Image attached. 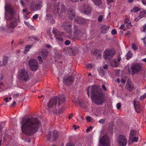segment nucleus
<instances>
[{"label":"nucleus","instance_id":"0e129e2a","mask_svg":"<svg viewBox=\"0 0 146 146\" xmlns=\"http://www.w3.org/2000/svg\"><path fill=\"white\" fill-rule=\"evenodd\" d=\"M20 3L24 7L25 6V4L23 1L22 0H21L20 1Z\"/></svg>","mask_w":146,"mask_h":146},{"label":"nucleus","instance_id":"864d4df0","mask_svg":"<svg viewBox=\"0 0 146 146\" xmlns=\"http://www.w3.org/2000/svg\"><path fill=\"white\" fill-rule=\"evenodd\" d=\"M115 0H107L108 4L111 3H113Z\"/></svg>","mask_w":146,"mask_h":146},{"label":"nucleus","instance_id":"aec40b11","mask_svg":"<svg viewBox=\"0 0 146 146\" xmlns=\"http://www.w3.org/2000/svg\"><path fill=\"white\" fill-rule=\"evenodd\" d=\"M68 17L70 19H72L75 16V14L74 10H70L68 12Z\"/></svg>","mask_w":146,"mask_h":146},{"label":"nucleus","instance_id":"774afa93","mask_svg":"<svg viewBox=\"0 0 146 146\" xmlns=\"http://www.w3.org/2000/svg\"><path fill=\"white\" fill-rule=\"evenodd\" d=\"M102 88L105 91H106V88L105 86L104 85H102Z\"/></svg>","mask_w":146,"mask_h":146},{"label":"nucleus","instance_id":"2eb2a0df","mask_svg":"<svg viewBox=\"0 0 146 146\" xmlns=\"http://www.w3.org/2000/svg\"><path fill=\"white\" fill-rule=\"evenodd\" d=\"M74 77L70 76L68 78H64L63 79V83L66 85H70L72 84L74 81Z\"/></svg>","mask_w":146,"mask_h":146},{"label":"nucleus","instance_id":"09e8293b","mask_svg":"<svg viewBox=\"0 0 146 146\" xmlns=\"http://www.w3.org/2000/svg\"><path fill=\"white\" fill-rule=\"evenodd\" d=\"M92 118L90 116H88L86 118L87 120L89 122L91 121Z\"/></svg>","mask_w":146,"mask_h":146},{"label":"nucleus","instance_id":"5701e85b","mask_svg":"<svg viewBox=\"0 0 146 146\" xmlns=\"http://www.w3.org/2000/svg\"><path fill=\"white\" fill-rule=\"evenodd\" d=\"M110 65L113 67H117L119 66L118 63L115 59L112 60L110 63Z\"/></svg>","mask_w":146,"mask_h":146},{"label":"nucleus","instance_id":"a878e982","mask_svg":"<svg viewBox=\"0 0 146 146\" xmlns=\"http://www.w3.org/2000/svg\"><path fill=\"white\" fill-rule=\"evenodd\" d=\"M8 60V57L6 56L4 57L3 60V62L2 64V66H5L7 64Z\"/></svg>","mask_w":146,"mask_h":146},{"label":"nucleus","instance_id":"2f4dec72","mask_svg":"<svg viewBox=\"0 0 146 146\" xmlns=\"http://www.w3.org/2000/svg\"><path fill=\"white\" fill-rule=\"evenodd\" d=\"M140 9L137 7H133V9L131 10V12H133L135 13L140 11Z\"/></svg>","mask_w":146,"mask_h":146},{"label":"nucleus","instance_id":"5fc2aeb1","mask_svg":"<svg viewBox=\"0 0 146 146\" xmlns=\"http://www.w3.org/2000/svg\"><path fill=\"white\" fill-rule=\"evenodd\" d=\"M145 95H143L142 96H141L140 97V100H143L145 98V97H144Z\"/></svg>","mask_w":146,"mask_h":146},{"label":"nucleus","instance_id":"6ab92c4d","mask_svg":"<svg viewBox=\"0 0 146 146\" xmlns=\"http://www.w3.org/2000/svg\"><path fill=\"white\" fill-rule=\"evenodd\" d=\"M52 141H55L58 138V133L56 130L54 131L52 134Z\"/></svg>","mask_w":146,"mask_h":146},{"label":"nucleus","instance_id":"4c0bfd02","mask_svg":"<svg viewBox=\"0 0 146 146\" xmlns=\"http://www.w3.org/2000/svg\"><path fill=\"white\" fill-rule=\"evenodd\" d=\"M87 68L88 69H91L93 67L92 65L91 64H86V65Z\"/></svg>","mask_w":146,"mask_h":146},{"label":"nucleus","instance_id":"13d9d810","mask_svg":"<svg viewBox=\"0 0 146 146\" xmlns=\"http://www.w3.org/2000/svg\"><path fill=\"white\" fill-rule=\"evenodd\" d=\"M125 27V26L123 25H121V26L119 28V29H123L125 30L124 29Z\"/></svg>","mask_w":146,"mask_h":146},{"label":"nucleus","instance_id":"c9c22d12","mask_svg":"<svg viewBox=\"0 0 146 146\" xmlns=\"http://www.w3.org/2000/svg\"><path fill=\"white\" fill-rule=\"evenodd\" d=\"M132 48L134 50L136 51L137 49V47L135 44L133 43L132 44Z\"/></svg>","mask_w":146,"mask_h":146},{"label":"nucleus","instance_id":"58836bf2","mask_svg":"<svg viewBox=\"0 0 146 146\" xmlns=\"http://www.w3.org/2000/svg\"><path fill=\"white\" fill-rule=\"evenodd\" d=\"M51 133L49 132L48 134L46 135V137L47 139L49 140H50L51 139V136L50 135Z\"/></svg>","mask_w":146,"mask_h":146},{"label":"nucleus","instance_id":"052dcab7","mask_svg":"<svg viewBox=\"0 0 146 146\" xmlns=\"http://www.w3.org/2000/svg\"><path fill=\"white\" fill-rule=\"evenodd\" d=\"M24 23L25 24L29 27L31 25L27 22H26L25 21Z\"/></svg>","mask_w":146,"mask_h":146},{"label":"nucleus","instance_id":"69168bd1","mask_svg":"<svg viewBox=\"0 0 146 146\" xmlns=\"http://www.w3.org/2000/svg\"><path fill=\"white\" fill-rule=\"evenodd\" d=\"M104 68L105 69H107L108 68V66L106 64L105 65L103 66Z\"/></svg>","mask_w":146,"mask_h":146},{"label":"nucleus","instance_id":"7ed1b4c3","mask_svg":"<svg viewBox=\"0 0 146 146\" xmlns=\"http://www.w3.org/2000/svg\"><path fill=\"white\" fill-rule=\"evenodd\" d=\"M66 97L64 95L55 96L50 99L47 104L46 109L48 111L53 110L56 106H59L65 102Z\"/></svg>","mask_w":146,"mask_h":146},{"label":"nucleus","instance_id":"de8ad7c7","mask_svg":"<svg viewBox=\"0 0 146 146\" xmlns=\"http://www.w3.org/2000/svg\"><path fill=\"white\" fill-rule=\"evenodd\" d=\"M38 14H36V15H35L33 17V19H36L38 18Z\"/></svg>","mask_w":146,"mask_h":146},{"label":"nucleus","instance_id":"37998d69","mask_svg":"<svg viewBox=\"0 0 146 146\" xmlns=\"http://www.w3.org/2000/svg\"><path fill=\"white\" fill-rule=\"evenodd\" d=\"M138 139V137H135L133 138L132 139L133 142H137Z\"/></svg>","mask_w":146,"mask_h":146},{"label":"nucleus","instance_id":"cd10ccee","mask_svg":"<svg viewBox=\"0 0 146 146\" xmlns=\"http://www.w3.org/2000/svg\"><path fill=\"white\" fill-rule=\"evenodd\" d=\"M93 2L96 5H100L102 3L101 0H92Z\"/></svg>","mask_w":146,"mask_h":146},{"label":"nucleus","instance_id":"f8f14e48","mask_svg":"<svg viewBox=\"0 0 146 146\" xmlns=\"http://www.w3.org/2000/svg\"><path fill=\"white\" fill-rule=\"evenodd\" d=\"M53 33L54 34V36L56 39L58 41L62 42L63 41V38L61 37L62 35L63 34V32L58 31L55 29H53L52 31Z\"/></svg>","mask_w":146,"mask_h":146},{"label":"nucleus","instance_id":"dca6fc26","mask_svg":"<svg viewBox=\"0 0 146 146\" xmlns=\"http://www.w3.org/2000/svg\"><path fill=\"white\" fill-rule=\"evenodd\" d=\"M78 48L76 47L70 48L68 49V52H69L70 55H75L78 53Z\"/></svg>","mask_w":146,"mask_h":146},{"label":"nucleus","instance_id":"6e6d98bb","mask_svg":"<svg viewBox=\"0 0 146 146\" xmlns=\"http://www.w3.org/2000/svg\"><path fill=\"white\" fill-rule=\"evenodd\" d=\"M66 146H74V145L72 143H69L67 144Z\"/></svg>","mask_w":146,"mask_h":146},{"label":"nucleus","instance_id":"4be33fe9","mask_svg":"<svg viewBox=\"0 0 146 146\" xmlns=\"http://www.w3.org/2000/svg\"><path fill=\"white\" fill-rule=\"evenodd\" d=\"M133 88L134 86L133 84L128 83V82H127V83L125 86V88L126 89L129 91H131L133 89Z\"/></svg>","mask_w":146,"mask_h":146},{"label":"nucleus","instance_id":"4468645a","mask_svg":"<svg viewBox=\"0 0 146 146\" xmlns=\"http://www.w3.org/2000/svg\"><path fill=\"white\" fill-rule=\"evenodd\" d=\"M21 78L25 82H27L29 78V76L28 72L23 69L21 70L20 73Z\"/></svg>","mask_w":146,"mask_h":146},{"label":"nucleus","instance_id":"ddd939ff","mask_svg":"<svg viewBox=\"0 0 146 146\" xmlns=\"http://www.w3.org/2000/svg\"><path fill=\"white\" fill-rule=\"evenodd\" d=\"M131 69L132 72V75H133L139 72L141 69V66L139 64L133 65L132 66Z\"/></svg>","mask_w":146,"mask_h":146},{"label":"nucleus","instance_id":"c03bdc74","mask_svg":"<svg viewBox=\"0 0 146 146\" xmlns=\"http://www.w3.org/2000/svg\"><path fill=\"white\" fill-rule=\"evenodd\" d=\"M121 104L120 103H118L117 104V108L118 110H119L121 107Z\"/></svg>","mask_w":146,"mask_h":146},{"label":"nucleus","instance_id":"e433bc0d","mask_svg":"<svg viewBox=\"0 0 146 146\" xmlns=\"http://www.w3.org/2000/svg\"><path fill=\"white\" fill-rule=\"evenodd\" d=\"M135 133V131L133 130H131L130 132V137H132L133 136V135Z\"/></svg>","mask_w":146,"mask_h":146},{"label":"nucleus","instance_id":"e2e57ef3","mask_svg":"<svg viewBox=\"0 0 146 146\" xmlns=\"http://www.w3.org/2000/svg\"><path fill=\"white\" fill-rule=\"evenodd\" d=\"M92 129V127L91 126H90V127L88 128L87 129H86V131L88 132L90 131V129Z\"/></svg>","mask_w":146,"mask_h":146},{"label":"nucleus","instance_id":"c85d7f7f","mask_svg":"<svg viewBox=\"0 0 146 146\" xmlns=\"http://www.w3.org/2000/svg\"><path fill=\"white\" fill-rule=\"evenodd\" d=\"M132 55L133 54L130 51H129L126 55L127 60H129L132 57Z\"/></svg>","mask_w":146,"mask_h":146},{"label":"nucleus","instance_id":"603ef678","mask_svg":"<svg viewBox=\"0 0 146 146\" xmlns=\"http://www.w3.org/2000/svg\"><path fill=\"white\" fill-rule=\"evenodd\" d=\"M9 139H11V137L10 136L8 135H6L5 136V137L3 138V139L4 140H5L7 138H8Z\"/></svg>","mask_w":146,"mask_h":146},{"label":"nucleus","instance_id":"9b49d317","mask_svg":"<svg viewBox=\"0 0 146 146\" xmlns=\"http://www.w3.org/2000/svg\"><path fill=\"white\" fill-rule=\"evenodd\" d=\"M117 141L119 146H125L127 144V139L123 135L118 136Z\"/></svg>","mask_w":146,"mask_h":146},{"label":"nucleus","instance_id":"b1692460","mask_svg":"<svg viewBox=\"0 0 146 146\" xmlns=\"http://www.w3.org/2000/svg\"><path fill=\"white\" fill-rule=\"evenodd\" d=\"M41 53L42 57L45 58L48 56V52L46 50L43 49L42 50Z\"/></svg>","mask_w":146,"mask_h":146},{"label":"nucleus","instance_id":"f257e3e1","mask_svg":"<svg viewBox=\"0 0 146 146\" xmlns=\"http://www.w3.org/2000/svg\"><path fill=\"white\" fill-rule=\"evenodd\" d=\"M21 129L24 134L28 135H33L37 131V128L40 125L38 119L36 118H23L21 122Z\"/></svg>","mask_w":146,"mask_h":146},{"label":"nucleus","instance_id":"338daca9","mask_svg":"<svg viewBox=\"0 0 146 146\" xmlns=\"http://www.w3.org/2000/svg\"><path fill=\"white\" fill-rule=\"evenodd\" d=\"M121 82L123 84H125V81L122 78L121 79Z\"/></svg>","mask_w":146,"mask_h":146},{"label":"nucleus","instance_id":"f03ea898","mask_svg":"<svg viewBox=\"0 0 146 146\" xmlns=\"http://www.w3.org/2000/svg\"><path fill=\"white\" fill-rule=\"evenodd\" d=\"M92 102L98 105L102 104L106 101L105 96L102 90L96 86H92L91 90Z\"/></svg>","mask_w":146,"mask_h":146},{"label":"nucleus","instance_id":"a18cd8bd","mask_svg":"<svg viewBox=\"0 0 146 146\" xmlns=\"http://www.w3.org/2000/svg\"><path fill=\"white\" fill-rule=\"evenodd\" d=\"M105 121V120L102 119L99 121V122L100 123H103Z\"/></svg>","mask_w":146,"mask_h":146},{"label":"nucleus","instance_id":"72a5a7b5","mask_svg":"<svg viewBox=\"0 0 146 146\" xmlns=\"http://www.w3.org/2000/svg\"><path fill=\"white\" fill-rule=\"evenodd\" d=\"M28 37L29 38H31L34 39V40H36L37 41H38L39 40V39H38V37H36L35 36H29Z\"/></svg>","mask_w":146,"mask_h":146},{"label":"nucleus","instance_id":"7c9ffc66","mask_svg":"<svg viewBox=\"0 0 146 146\" xmlns=\"http://www.w3.org/2000/svg\"><path fill=\"white\" fill-rule=\"evenodd\" d=\"M46 17L47 19L48 20H52L53 22H54V20L53 19L52 16L51 15L49 14H47L46 15Z\"/></svg>","mask_w":146,"mask_h":146},{"label":"nucleus","instance_id":"0eeeda50","mask_svg":"<svg viewBox=\"0 0 146 146\" xmlns=\"http://www.w3.org/2000/svg\"><path fill=\"white\" fill-rule=\"evenodd\" d=\"M29 68L31 70L33 71L37 70L38 67V63L37 61L34 59H30L29 61Z\"/></svg>","mask_w":146,"mask_h":146},{"label":"nucleus","instance_id":"1a4fd4ad","mask_svg":"<svg viewBox=\"0 0 146 146\" xmlns=\"http://www.w3.org/2000/svg\"><path fill=\"white\" fill-rule=\"evenodd\" d=\"M100 146H110V139L106 135L103 136L100 140Z\"/></svg>","mask_w":146,"mask_h":146},{"label":"nucleus","instance_id":"9d476101","mask_svg":"<svg viewBox=\"0 0 146 146\" xmlns=\"http://www.w3.org/2000/svg\"><path fill=\"white\" fill-rule=\"evenodd\" d=\"M80 9L86 15L91 13L92 9L91 6L89 4H85L81 7Z\"/></svg>","mask_w":146,"mask_h":146},{"label":"nucleus","instance_id":"ea45409f","mask_svg":"<svg viewBox=\"0 0 146 146\" xmlns=\"http://www.w3.org/2000/svg\"><path fill=\"white\" fill-rule=\"evenodd\" d=\"M39 61V63L40 64L42 62V57L40 56H38L37 57Z\"/></svg>","mask_w":146,"mask_h":146},{"label":"nucleus","instance_id":"f3484780","mask_svg":"<svg viewBox=\"0 0 146 146\" xmlns=\"http://www.w3.org/2000/svg\"><path fill=\"white\" fill-rule=\"evenodd\" d=\"M133 104L135 111L138 113L141 110V107L139 105V103L135 100L134 101Z\"/></svg>","mask_w":146,"mask_h":146},{"label":"nucleus","instance_id":"3c124183","mask_svg":"<svg viewBox=\"0 0 146 146\" xmlns=\"http://www.w3.org/2000/svg\"><path fill=\"white\" fill-rule=\"evenodd\" d=\"M142 28L143 29L142 31L144 32H145L146 30V25H145L142 27Z\"/></svg>","mask_w":146,"mask_h":146},{"label":"nucleus","instance_id":"49530a36","mask_svg":"<svg viewBox=\"0 0 146 146\" xmlns=\"http://www.w3.org/2000/svg\"><path fill=\"white\" fill-rule=\"evenodd\" d=\"M117 33V32L116 31L115 29H113L111 32V33L112 35L116 34Z\"/></svg>","mask_w":146,"mask_h":146},{"label":"nucleus","instance_id":"680f3d73","mask_svg":"<svg viewBox=\"0 0 146 146\" xmlns=\"http://www.w3.org/2000/svg\"><path fill=\"white\" fill-rule=\"evenodd\" d=\"M70 1L72 2H79L80 1H82V0H69Z\"/></svg>","mask_w":146,"mask_h":146},{"label":"nucleus","instance_id":"4d7b16f0","mask_svg":"<svg viewBox=\"0 0 146 146\" xmlns=\"http://www.w3.org/2000/svg\"><path fill=\"white\" fill-rule=\"evenodd\" d=\"M29 28H30L32 30H35V27H33L31 25H30V27H29Z\"/></svg>","mask_w":146,"mask_h":146},{"label":"nucleus","instance_id":"bb28decb","mask_svg":"<svg viewBox=\"0 0 146 146\" xmlns=\"http://www.w3.org/2000/svg\"><path fill=\"white\" fill-rule=\"evenodd\" d=\"M33 46V44H31V45H27L25 47V49L24 50L25 54L26 53H27L29 50V49L32 47Z\"/></svg>","mask_w":146,"mask_h":146},{"label":"nucleus","instance_id":"412c9836","mask_svg":"<svg viewBox=\"0 0 146 146\" xmlns=\"http://www.w3.org/2000/svg\"><path fill=\"white\" fill-rule=\"evenodd\" d=\"M109 27L106 25H103L102 26L101 29V32L102 33H106L108 30H109Z\"/></svg>","mask_w":146,"mask_h":146},{"label":"nucleus","instance_id":"473e14b6","mask_svg":"<svg viewBox=\"0 0 146 146\" xmlns=\"http://www.w3.org/2000/svg\"><path fill=\"white\" fill-rule=\"evenodd\" d=\"M145 17H146V16L145 15V14L144 13L143 11H141L140 12L139 15L138 16V17L140 19L142 18Z\"/></svg>","mask_w":146,"mask_h":146},{"label":"nucleus","instance_id":"bf43d9fd","mask_svg":"<svg viewBox=\"0 0 146 146\" xmlns=\"http://www.w3.org/2000/svg\"><path fill=\"white\" fill-rule=\"evenodd\" d=\"M141 2L144 5L146 6V1L142 0Z\"/></svg>","mask_w":146,"mask_h":146},{"label":"nucleus","instance_id":"79ce46f5","mask_svg":"<svg viewBox=\"0 0 146 146\" xmlns=\"http://www.w3.org/2000/svg\"><path fill=\"white\" fill-rule=\"evenodd\" d=\"M70 43V42L69 40H66L64 42L65 44L67 45H69Z\"/></svg>","mask_w":146,"mask_h":146},{"label":"nucleus","instance_id":"6e6552de","mask_svg":"<svg viewBox=\"0 0 146 146\" xmlns=\"http://www.w3.org/2000/svg\"><path fill=\"white\" fill-rule=\"evenodd\" d=\"M72 24L69 23L65 22L62 23V27H63V29L68 33H69V36L67 35L69 38H71L72 35L71 34L72 32Z\"/></svg>","mask_w":146,"mask_h":146},{"label":"nucleus","instance_id":"a19ab883","mask_svg":"<svg viewBox=\"0 0 146 146\" xmlns=\"http://www.w3.org/2000/svg\"><path fill=\"white\" fill-rule=\"evenodd\" d=\"M103 19V17L102 15H100L98 17V21L99 22H101L102 21Z\"/></svg>","mask_w":146,"mask_h":146},{"label":"nucleus","instance_id":"423d86ee","mask_svg":"<svg viewBox=\"0 0 146 146\" xmlns=\"http://www.w3.org/2000/svg\"><path fill=\"white\" fill-rule=\"evenodd\" d=\"M115 51L113 49H108L105 50L104 52V56L105 59H110L114 56Z\"/></svg>","mask_w":146,"mask_h":146},{"label":"nucleus","instance_id":"c756f323","mask_svg":"<svg viewBox=\"0 0 146 146\" xmlns=\"http://www.w3.org/2000/svg\"><path fill=\"white\" fill-rule=\"evenodd\" d=\"M98 71L99 73L101 75L102 77L105 74V71L101 68L98 70Z\"/></svg>","mask_w":146,"mask_h":146},{"label":"nucleus","instance_id":"20e7f679","mask_svg":"<svg viewBox=\"0 0 146 146\" xmlns=\"http://www.w3.org/2000/svg\"><path fill=\"white\" fill-rule=\"evenodd\" d=\"M5 9L11 16L8 20L7 26L9 27L15 28L17 25V20L13 16L14 12L13 8L10 5H7L5 6Z\"/></svg>","mask_w":146,"mask_h":146},{"label":"nucleus","instance_id":"393cba45","mask_svg":"<svg viewBox=\"0 0 146 146\" xmlns=\"http://www.w3.org/2000/svg\"><path fill=\"white\" fill-rule=\"evenodd\" d=\"M42 3L40 1H38L37 2V4L35 6V8L37 9H40L41 7Z\"/></svg>","mask_w":146,"mask_h":146},{"label":"nucleus","instance_id":"8fccbe9b","mask_svg":"<svg viewBox=\"0 0 146 146\" xmlns=\"http://www.w3.org/2000/svg\"><path fill=\"white\" fill-rule=\"evenodd\" d=\"M132 26L130 23H128L126 25V27L128 29H130Z\"/></svg>","mask_w":146,"mask_h":146},{"label":"nucleus","instance_id":"39448f33","mask_svg":"<svg viewBox=\"0 0 146 146\" xmlns=\"http://www.w3.org/2000/svg\"><path fill=\"white\" fill-rule=\"evenodd\" d=\"M52 9L53 13L55 15L58 14L59 16L61 15L65 11L64 5L59 3L53 5Z\"/></svg>","mask_w":146,"mask_h":146},{"label":"nucleus","instance_id":"a211bd4d","mask_svg":"<svg viewBox=\"0 0 146 146\" xmlns=\"http://www.w3.org/2000/svg\"><path fill=\"white\" fill-rule=\"evenodd\" d=\"M74 33L75 35L76 36H78L81 33L80 30L79 29L78 27L76 25H74Z\"/></svg>","mask_w":146,"mask_h":146},{"label":"nucleus","instance_id":"f704fd0d","mask_svg":"<svg viewBox=\"0 0 146 146\" xmlns=\"http://www.w3.org/2000/svg\"><path fill=\"white\" fill-rule=\"evenodd\" d=\"M78 22L80 23H84L85 21L84 19L81 18H79L78 19Z\"/></svg>","mask_w":146,"mask_h":146}]
</instances>
